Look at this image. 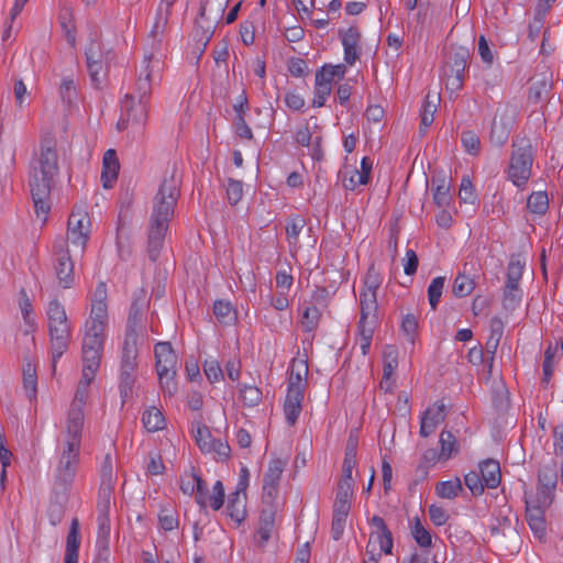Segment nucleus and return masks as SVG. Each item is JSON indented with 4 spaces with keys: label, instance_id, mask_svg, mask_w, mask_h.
<instances>
[{
    "label": "nucleus",
    "instance_id": "obj_3",
    "mask_svg": "<svg viewBox=\"0 0 563 563\" xmlns=\"http://www.w3.org/2000/svg\"><path fill=\"white\" fill-rule=\"evenodd\" d=\"M46 314L53 371H55L57 360L69 346L71 328L65 308L57 299H53L48 302Z\"/></svg>",
    "mask_w": 563,
    "mask_h": 563
},
{
    "label": "nucleus",
    "instance_id": "obj_36",
    "mask_svg": "<svg viewBox=\"0 0 563 563\" xmlns=\"http://www.w3.org/2000/svg\"><path fill=\"white\" fill-rule=\"evenodd\" d=\"M142 422L148 432H155L164 428L165 419L156 407H151L143 413Z\"/></svg>",
    "mask_w": 563,
    "mask_h": 563
},
{
    "label": "nucleus",
    "instance_id": "obj_48",
    "mask_svg": "<svg viewBox=\"0 0 563 563\" xmlns=\"http://www.w3.org/2000/svg\"><path fill=\"white\" fill-rule=\"evenodd\" d=\"M306 225V220L299 216L291 218L286 225V234L290 245L298 244V238L303 227Z\"/></svg>",
    "mask_w": 563,
    "mask_h": 563
},
{
    "label": "nucleus",
    "instance_id": "obj_34",
    "mask_svg": "<svg viewBox=\"0 0 563 563\" xmlns=\"http://www.w3.org/2000/svg\"><path fill=\"white\" fill-rule=\"evenodd\" d=\"M558 484V471L554 462L540 467L538 474V486L544 487L547 490H555Z\"/></svg>",
    "mask_w": 563,
    "mask_h": 563
},
{
    "label": "nucleus",
    "instance_id": "obj_16",
    "mask_svg": "<svg viewBox=\"0 0 563 563\" xmlns=\"http://www.w3.org/2000/svg\"><path fill=\"white\" fill-rule=\"evenodd\" d=\"M155 367L157 373H177V355L169 342H159L155 345Z\"/></svg>",
    "mask_w": 563,
    "mask_h": 563
},
{
    "label": "nucleus",
    "instance_id": "obj_9",
    "mask_svg": "<svg viewBox=\"0 0 563 563\" xmlns=\"http://www.w3.org/2000/svg\"><path fill=\"white\" fill-rule=\"evenodd\" d=\"M163 70V60L159 57L155 58H146L144 56L143 62L140 67L139 76L135 82V92L133 93L135 98L137 97L140 101H144V99L151 93L153 82L161 78V73Z\"/></svg>",
    "mask_w": 563,
    "mask_h": 563
},
{
    "label": "nucleus",
    "instance_id": "obj_59",
    "mask_svg": "<svg viewBox=\"0 0 563 563\" xmlns=\"http://www.w3.org/2000/svg\"><path fill=\"white\" fill-rule=\"evenodd\" d=\"M418 329V320L415 314L408 313L404 317L401 322V330L407 336V340L413 344L415 336Z\"/></svg>",
    "mask_w": 563,
    "mask_h": 563
},
{
    "label": "nucleus",
    "instance_id": "obj_40",
    "mask_svg": "<svg viewBox=\"0 0 563 563\" xmlns=\"http://www.w3.org/2000/svg\"><path fill=\"white\" fill-rule=\"evenodd\" d=\"M411 536L421 548H429L432 545V536L430 531L423 527L418 517L412 521Z\"/></svg>",
    "mask_w": 563,
    "mask_h": 563
},
{
    "label": "nucleus",
    "instance_id": "obj_1",
    "mask_svg": "<svg viewBox=\"0 0 563 563\" xmlns=\"http://www.w3.org/2000/svg\"><path fill=\"white\" fill-rule=\"evenodd\" d=\"M59 173L56 141L44 137L40 151L30 162L29 186L36 213L47 214L51 209L49 196Z\"/></svg>",
    "mask_w": 563,
    "mask_h": 563
},
{
    "label": "nucleus",
    "instance_id": "obj_64",
    "mask_svg": "<svg viewBox=\"0 0 563 563\" xmlns=\"http://www.w3.org/2000/svg\"><path fill=\"white\" fill-rule=\"evenodd\" d=\"M203 371L210 383H216L223 378V371L214 360L206 361Z\"/></svg>",
    "mask_w": 563,
    "mask_h": 563
},
{
    "label": "nucleus",
    "instance_id": "obj_5",
    "mask_svg": "<svg viewBox=\"0 0 563 563\" xmlns=\"http://www.w3.org/2000/svg\"><path fill=\"white\" fill-rule=\"evenodd\" d=\"M534 150L528 137L515 139L507 169L508 179L518 188H525L531 177Z\"/></svg>",
    "mask_w": 563,
    "mask_h": 563
},
{
    "label": "nucleus",
    "instance_id": "obj_58",
    "mask_svg": "<svg viewBox=\"0 0 563 563\" xmlns=\"http://www.w3.org/2000/svg\"><path fill=\"white\" fill-rule=\"evenodd\" d=\"M460 199L463 202L474 203L477 196L474 190V186L468 176H463L459 191Z\"/></svg>",
    "mask_w": 563,
    "mask_h": 563
},
{
    "label": "nucleus",
    "instance_id": "obj_45",
    "mask_svg": "<svg viewBox=\"0 0 563 563\" xmlns=\"http://www.w3.org/2000/svg\"><path fill=\"white\" fill-rule=\"evenodd\" d=\"M450 184L444 179L438 180L435 189L433 191V200L440 208L448 207L451 202Z\"/></svg>",
    "mask_w": 563,
    "mask_h": 563
},
{
    "label": "nucleus",
    "instance_id": "obj_57",
    "mask_svg": "<svg viewBox=\"0 0 563 563\" xmlns=\"http://www.w3.org/2000/svg\"><path fill=\"white\" fill-rule=\"evenodd\" d=\"M177 373H157L161 388L164 393V395L172 397L177 391V383L175 380Z\"/></svg>",
    "mask_w": 563,
    "mask_h": 563
},
{
    "label": "nucleus",
    "instance_id": "obj_23",
    "mask_svg": "<svg viewBox=\"0 0 563 563\" xmlns=\"http://www.w3.org/2000/svg\"><path fill=\"white\" fill-rule=\"evenodd\" d=\"M482 481L487 488H496L500 484L501 472L499 462L493 459L483 461L479 464V473Z\"/></svg>",
    "mask_w": 563,
    "mask_h": 563
},
{
    "label": "nucleus",
    "instance_id": "obj_60",
    "mask_svg": "<svg viewBox=\"0 0 563 563\" xmlns=\"http://www.w3.org/2000/svg\"><path fill=\"white\" fill-rule=\"evenodd\" d=\"M136 376L120 375V396L122 405H124L133 396V387L135 384Z\"/></svg>",
    "mask_w": 563,
    "mask_h": 563
},
{
    "label": "nucleus",
    "instance_id": "obj_47",
    "mask_svg": "<svg viewBox=\"0 0 563 563\" xmlns=\"http://www.w3.org/2000/svg\"><path fill=\"white\" fill-rule=\"evenodd\" d=\"M445 277L439 276L431 280L428 287V299L432 310H435L442 296Z\"/></svg>",
    "mask_w": 563,
    "mask_h": 563
},
{
    "label": "nucleus",
    "instance_id": "obj_18",
    "mask_svg": "<svg viewBox=\"0 0 563 563\" xmlns=\"http://www.w3.org/2000/svg\"><path fill=\"white\" fill-rule=\"evenodd\" d=\"M166 23L167 16H162L161 14H158L147 37V43L144 49V56L146 58H162L161 47Z\"/></svg>",
    "mask_w": 563,
    "mask_h": 563
},
{
    "label": "nucleus",
    "instance_id": "obj_46",
    "mask_svg": "<svg viewBox=\"0 0 563 563\" xmlns=\"http://www.w3.org/2000/svg\"><path fill=\"white\" fill-rule=\"evenodd\" d=\"M558 350H559L558 345H555V346L549 345L547 347V350L544 351V360H543V364H542V369H543L542 384L543 385L549 384V382L552 377L553 369H554V358L558 353Z\"/></svg>",
    "mask_w": 563,
    "mask_h": 563
},
{
    "label": "nucleus",
    "instance_id": "obj_19",
    "mask_svg": "<svg viewBox=\"0 0 563 563\" xmlns=\"http://www.w3.org/2000/svg\"><path fill=\"white\" fill-rule=\"evenodd\" d=\"M137 347L133 334L125 335L122 355L120 375L136 376L137 368Z\"/></svg>",
    "mask_w": 563,
    "mask_h": 563
},
{
    "label": "nucleus",
    "instance_id": "obj_26",
    "mask_svg": "<svg viewBox=\"0 0 563 563\" xmlns=\"http://www.w3.org/2000/svg\"><path fill=\"white\" fill-rule=\"evenodd\" d=\"M303 394H299V390L291 393L287 391L286 399L284 402V412L286 421L289 426H294L302 409Z\"/></svg>",
    "mask_w": 563,
    "mask_h": 563
},
{
    "label": "nucleus",
    "instance_id": "obj_52",
    "mask_svg": "<svg viewBox=\"0 0 563 563\" xmlns=\"http://www.w3.org/2000/svg\"><path fill=\"white\" fill-rule=\"evenodd\" d=\"M213 441L214 439L208 427L200 426L197 428L196 442L202 452L210 453L212 451Z\"/></svg>",
    "mask_w": 563,
    "mask_h": 563
},
{
    "label": "nucleus",
    "instance_id": "obj_14",
    "mask_svg": "<svg viewBox=\"0 0 563 563\" xmlns=\"http://www.w3.org/2000/svg\"><path fill=\"white\" fill-rule=\"evenodd\" d=\"M339 34L344 48V60L347 65L353 66L361 55V33L357 27L351 26L345 31L340 30Z\"/></svg>",
    "mask_w": 563,
    "mask_h": 563
},
{
    "label": "nucleus",
    "instance_id": "obj_30",
    "mask_svg": "<svg viewBox=\"0 0 563 563\" xmlns=\"http://www.w3.org/2000/svg\"><path fill=\"white\" fill-rule=\"evenodd\" d=\"M440 102V95L430 92L426 96L422 109H421V128L420 132L424 133L426 129L429 128L434 120V113L437 111L438 104Z\"/></svg>",
    "mask_w": 563,
    "mask_h": 563
},
{
    "label": "nucleus",
    "instance_id": "obj_55",
    "mask_svg": "<svg viewBox=\"0 0 563 563\" xmlns=\"http://www.w3.org/2000/svg\"><path fill=\"white\" fill-rule=\"evenodd\" d=\"M243 197V184L233 178L228 179L227 198L231 206H235Z\"/></svg>",
    "mask_w": 563,
    "mask_h": 563
},
{
    "label": "nucleus",
    "instance_id": "obj_43",
    "mask_svg": "<svg viewBox=\"0 0 563 563\" xmlns=\"http://www.w3.org/2000/svg\"><path fill=\"white\" fill-rule=\"evenodd\" d=\"M320 316L321 313L317 307L307 306L303 309L302 317L300 320L303 330L306 332H313L319 325Z\"/></svg>",
    "mask_w": 563,
    "mask_h": 563
},
{
    "label": "nucleus",
    "instance_id": "obj_35",
    "mask_svg": "<svg viewBox=\"0 0 563 563\" xmlns=\"http://www.w3.org/2000/svg\"><path fill=\"white\" fill-rule=\"evenodd\" d=\"M527 209L537 216H544L549 209L547 191L532 192L527 199Z\"/></svg>",
    "mask_w": 563,
    "mask_h": 563
},
{
    "label": "nucleus",
    "instance_id": "obj_56",
    "mask_svg": "<svg viewBox=\"0 0 563 563\" xmlns=\"http://www.w3.org/2000/svg\"><path fill=\"white\" fill-rule=\"evenodd\" d=\"M59 96L64 102L71 104L77 98V90L75 82L71 78L66 77L62 80L59 86Z\"/></svg>",
    "mask_w": 563,
    "mask_h": 563
},
{
    "label": "nucleus",
    "instance_id": "obj_27",
    "mask_svg": "<svg viewBox=\"0 0 563 563\" xmlns=\"http://www.w3.org/2000/svg\"><path fill=\"white\" fill-rule=\"evenodd\" d=\"M89 318L108 320L107 288L104 283H99L96 287Z\"/></svg>",
    "mask_w": 563,
    "mask_h": 563
},
{
    "label": "nucleus",
    "instance_id": "obj_29",
    "mask_svg": "<svg viewBox=\"0 0 563 563\" xmlns=\"http://www.w3.org/2000/svg\"><path fill=\"white\" fill-rule=\"evenodd\" d=\"M85 55L91 84L99 89L107 76V63L104 60L95 62L93 53H85Z\"/></svg>",
    "mask_w": 563,
    "mask_h": 563
},
{
    "label": "nucleus",
    "instance_id": "obj_8",
    "mask_svg": "<svg viewBox=\"0 0 563 563\" xmlns=\"http://www.w3.org/2000/svg\"><path fill=\"white\" fill-rule=\"evenodd\" d=\"M91 221L84 206H75L67 223V240L82 253L90 236Z\"/></svg>",
    "mask_w": 563,
    "mask_h": 563
},
{
    "label": "nucleus",
    "instance_id": "obj_24",
    "mask_svg": "<svg viewBox=\"0 0 563 563\" xmlns=\"http://www.w3.org/2000/svg\"><path fill=\"white\" fill-rule=\"evenodd\" d=\"M545 509L539 506L526 505V518L528 525L538 539H542L547 532V523L544 518Z\"/></svg>",
    "mask_w": 563,
    "mask_h": 563
},
{
    "label": "nucleus",
    "instance_id": "obj_33",
    "mask_svg": "<svg viewBox=\"0 0 563 563\" xmlns=\"http://www.w3.org/2000/svg\"><path fill=\"white\" fill-rule=\"evenodd\" d=\"M443 461L450 460L453 455H456L460 451V445L456 437L449 430H443L439 439Z\"/></svg>",
    "mask_w": 563,
    "mask_h": 563
},
{
    "label": "nucleus",
    "instance_id": "obj_10",
    "mask_svg": "<svg viewBox=\"0 0 563 563\" xmlns=\"http://www.w3.org/2000/svg\"><path fill=\"white\" fill-rule=\"evenodd\" d=\"M470 49L465 46H453L449 57V73L446 76V87L452 90H459L463 86L464 73L468 65Z\"/></svg>",
    "mask_w": 563,
    "mask_h": 563
},
{
    "label": "nucleus",
    "instance_id": "obj_37",
    "mask_svg": "<svg viewBox=\"0 0 563 563\" xmlns=\"http://www.w3.org/2000/svg\"><path fill=\"white\" fill-rule=\"evenodd\" d=\"M554 492L547 490L544 487L537 486V493L533 496L526 495V505L539 506V508L548 509L554 499Z\"/></svg>",
    "mask_w": 563,
    "mask_h": 563
},
{
    "label": "nucleus",
    "instance_id": "obj_20",
    "mask_svg": "<svg viewBox=\"0 0 563 563\" xmlns=\"http://www.w3.org/2000/svg\"><path fill=\"white\" fill-rule=\"evenodd\" d=\"M167 222L161 220L150 219L148 229V256L151 261L155 262L159 255L161 249L164 243L165 234L168 229Z\"/></svg>",
    "mask_w": 563,
    "mask_h": 563
},
{
    "label": "nucleus",
    "instance_id": "obj_11",
    "mask_svg": "<svg viewBox=\"0 0 563 563\" xmlns=\"http://www.w3.org/2000/svg\"><path fill=\"white\" fill-rule=\"evenodd\" d=\"M515 110L505 106L498 108L494 117L490 129V143L501 147L508 141V137L515 125Z\"/></svg>",
    "mask_w": 563,
    "mask_h": 563
},
{
    "label": "nucleus",
    "instance_id": "obj_28",
    "mask_svg": "<svg viewBox=\"0 0 563 563\" xmlns=\"http://www.w3.org/2000/svg\"><path fill=\"white\" fill-rule=\"evenodd\" d=\"M145 305L146 301L144 295L135 298L132 302L128 318V330L125 335L133 334L135 340L137 339V329L141 325Z\"/></svg>",
    "mask_w": 563,
    "mask_h": 563
},
{
    "label": "nucleus",
    "instance_id": "obj_51",
    "mask_svg": "<svg viewBox=\"0 0 563 563\" xmlns=\"http://www.w3.org/2000/svg\"><path fill=\"white\" fill-rule=\"evenodd\" d=\"M461 142L465 151L471 155H477L481 151V140L473 131H464L461 134Z\"/></svg>",
    "mask_w": 563,
    "mask_h": 563
},
{
    "label": "nucleus",
    "instance_id": "obj_4",
    "mask_svg": "<svg viewBox=\"0 0 563 563\" xmlns=\"http://www.w3.org/2000/svg\"><path fill=\"white\" fill-rule=\"evenodd\" d=\"M180 196V179L176 166L166 170L157 194L154 197L151 219L169 223Z\"/></svg>",
    "mask_w": 563,
    "mask_h": 563
},
{
    "label": "nucleus",
    "instance_id": "obj_54",
    "mask_svg": "<svg viewBox=\"0 0 563 563\" xmlns=\"http://www.w3.org/2000/svg\"><path fill=\"white\" fill-rule=\"evenodd\" d=\"M464 483L474 496H479L487 488L477 472H470L464 476Z\"/></svg>",
    "mask_w": 563,
    "mask_h": 563
},
{
    "label": "nucleus",
    "instance_id": "obj_41",
    "mask_svg": "<svg viewBox=\"0 0 563 563\" xmlns=\"http://www.w3.org/2000/svg\"><path fill=\"white\" fill-rule=\"evenodd\" d=\"M23 386L30 399L36 396L37 375L33 364L27 363L23 367Z\"/></svg>",
    "mask_w": 563,
    "mask_h": 563
},
{
    "label": "nucleus",
    "instance_id": "obj_6",
    "mask_svg": "<svg viewBox=\"0 0 563 563\" xmlns=\"http://www.w3.org/2000/svg\"><path fill=\"white\" fill-rule=\"evenodd\" d=\"M108 320L88 318L85 322L82 339V363L88 367V376L98 371L106 339Z\"/></svg>",
    "mask_w": 563,
    "mask_h": 563
},
{
    "label": "nucleus",
    "instance_id": "obj_49",
    "mask_svg": "<svg viewBox=\"0 0 563 563\" xmlns=\"http://www.w3.org/2000/svg\"><path fill=\"white\" fill-rule=\"evenodd\" d=\"M285 465L286 463L280 459L271 461L267 472L264 475L263 483L278 485Z\"/></svg>",
    "mask_w": 563,
    "mask_h": 563
},
{
    "label": "nucleus",
    "instance_id": "obj_32",
    "mask_svg": "<svg viewBox=\"0 0 563 563\" xmlns=\"http://www.w3.org/2000/svg\"><path fill=\"white\" fill-rule=\"evenodd\" d=\"M227 511L229 517L240 525L244 521L246 516L245 504L242 499L241 492L238 489L232 493L229 497V504L227 506Z\"/></svg>",
    "mask_w": 563,
    "mask_h": 563
},
{
    "label": "nucleus",
    "instance_id": "obj_25",
    "mask_svg": "<svg viewBox=\"0 0 563 563\" xmlns=\"http://www.w3.org/2000/svg\"><path fill=\"white\" fill-rule=\"evenodd\" d=\"M80 547L79 521L74 518L66 538L65 563H78V551Z\"/></svg>",
    "mask_w": 563,
    "mask_h": 563
},
{
    "label": "nucleus",
    "instance_id": "obj_38",
    "mask_svg": "<svg viewBox=\"0 0 563 563\" xmlns=\"http://www.w3.org/2000/svg\"><path fill=\"white\" fill-rule=\"evenodd\" d=\"M463 490L462 482L459 477L454 479L440 482L435 486V492L441 498L453 499Z\"/></svg>",
    "mask_w": 563,
    "mask_h": 563
},
{
    "label": "nucleus",
    "instance_id": "obj_42",
    "mask_svg": "<svg viewBox=\"0 0 563 563\" xmlns=\"http://www.w3.org/2000/svg\"><path fill=\"white\" fill-rule=\"evenodd\" d=\"M475 288V282L465 274H459L453 283L452 292L455 297L463 298Z\"/></svg>",
    "mask_w": 563,
    "mask_h": 563
},
{
    "label": "nucleus",
    "instance_id": "obj_39",
    "mask_svg": "<svg viewBox=\"0 0 563 563\" xmlns=\"http://www.w3.org/2000/svg\"><path fill=\"white\" fill-rule=\"evenodd\" d=\"M213 313L224 324L231 323L236 319V312L231 302L225 300H217L213 303Z\"/></svg>",
    "mask_w": 563,
    "mask_h": 563
},
{
    "label": "nucleus",
    "instance_id": "obj_63",
    "mask_svg": "<svg viewBox=\"0 0 563 563\" xmlns=\"http://www.w3.org/2000/svg\"><path fill=\"white\" fill-rule=\"evenodd\" d=\"M59 19H60V25L65 33V37H66L67 42L71 46H75V44H76L75 26L71 22L70 13L66 11L59 15Z\"/></svg>",
    "mask_w": 563,
    "mask_h": 563
},
{
    "label": "nucleus",
    "instance_id": "obj_12",
    "mask_svg": "<svg viewBox=\"0 0 563 563\" xmlns=\"http://www.w3.org/2000/svg\"><path fill=\"white\" fill-rule=\"evenodd\" d=\"M54 255L56 256L55 274L63 288L71 287L74 283V263L63 240L54 243Z\"/></svg>",
    "mask_w": 563,
    "mask_h": 563
},
{
    "label": "nucleus",
    "instance_id": "obj_22",
    "mask_svg": "<svg viewBox=\"0 0 563 563\" xmlns=\"http://www.w3.org/2000/svg\"><path fill=\"white\" fill-rule=\"evenodd\" d=\"M277 507H263L260 516V527L256 531V538L260 545H264L272 537L275 526Z\"/></svg>",
    "mask_w": 563,
    "mask_h": 563
},
{
    "label": "nucleus",
    "instance_id": "obj_15",
    "mask_svg": "<svg viewBox=\"0 0 563 563\" xmlns=\"http://www.w3.org/2000/svg\"><path fill=\"white\" fill-rule=\"evenodd\" d=\"M361 305V317L358 321V333L361 338H373L377 322V305H374V297L369 296L365 299V303Z\"/></svg>",
    "mask_w": 563,
    "mask_h": 563
},
{
    "label": "nucleus",
    "instance_id": "obj_21",
    "mask_svg": "<svg viewBox=\"0 0 563 563\" xmlns=\"http://www.w3.org/2000/svg\"><path fill=\"white\" fill-rule=\"evenodd\" d=\"M120 164L114 150H108L103 155L101 181L106 189L113 187L118 179Z\"/></svg>",
    "mask_w": 563,
    "mask_h": 563
},
{
    "label": "nucleus",
    "instance_id": "obj_53",
    "mask_svg": "<svg viewBox=\"0 0 563 563\" xmlns=\"http://www.w3.org/2000/svg\"><path fill=\"white\" fill-rule=\"evenodd\" d=\"M240 393L243 402L249 407L256 406L262 399V391L252 385H243Z\"/></svg>",
    "mask_w": 563,
    "mask_h": 563
},
{
    "label": "nucleus",
    "instance_id": "obj_44",
    "mask_svg": "<svg viewBox=\"0 0 563 563\" xmlns=\"http://www.w3.org/2000/svg\"><path fill=\"white\" fill-rule=\"evenodd\" d=\"M299 368L297 372L291 371L289 379H288V388L287 391L291 393L294 390H299V394L305 393V376L308 373V366L303 361H299Z\"/></svg>",
    "mask_w": 563,
    "mask_h": 563
},
{
    "label": "nucleus",
    "instance_id": "obj_7",
    "mask_svg": "<svg viewBox=\"0 0 563 563\" xmlns=\"http://www.w3.org/2000/svg\"><path fill=\"white\" fill-rule=\"evenodd\" d=\"M96 373L97 371H92L91 375L88 376V367H82V377L78 384L75 397L70 404L64 427L77 430L84 429V406L88 397L89 385L93 380Z\"/></svg>",
    "mask_w": 563,
    "mask_h": 563
},
{
    "label": "nucleus",
    "instance_id": "obj_31",
    "mask_svg": "<svg viewBox=\"0 0 563 563\" xmlns=\"http://www.w3.org/2000/svg\"><path fill=\"white\" fill-rule=\"evenodd\" d=\"M365 289L360 294V303H365V299L369 296L374 297V305H377L376 291L382 284V277L379 273L371 266L365 277Z\"/></svg>",
    "mask_w": 563,
    "mask_h": 563
},
{
    "label": "nucleus",
    "instance_id": "obj_61",
    "mask_svg": "<svg viewBox=\"0 0 563 563\" xmlns=\"http://www.w3.org/2000/svg\"><path fill=\"white\" fill-rule=\"evenodd\" d=\"M158 521L162 529L172 531L178 527V519L175 511L169 509H162L158 515Z\"/></svg>",
    "mask_w": 563,
    "mask_h": 563
},
{
    "label": "nucleus",
    "instance_id": "obj_62",
    "mask_svg": "<svg viewBox=\"0 0 563 563\" xmlns=\"http://www.w3.org/2000/svg\"><path fill=\"white\" fill-rule=\"evenodd\" d=\"M331 90H332V88L330 85H328V82L323 84V82L316 81L314 98L312 101V106L317 107V108L323 107L327 101V98L331 93Z\"/></svg>",
    "mask_w": 563,
    "mask_h": 563
},
{
    "label": "nucleus",
    "instance_id": "obj_50",
    "mask_svg": "<svg viewBox=\"0 0 563 563\" xmlns=\"http://www.w3.org/2000/svg\"><path fill=\"white\" fill-rule=\"evenodd\" d=\"M551 85L549 81L543 78L541 80H538L531 85L529 88V100L532 102H539L541 101L550 91Z\"/></svg>",
    "mask_w": 563,
    "mask_h": 563
},
{
    "label": "nucleus",
    "instance_id": "obj_17",
    "mask_svg": "<svg viewBox=\"0 0 563 563\" xmlns=\"http://www.w3.org/2000/svg\"><path fill=\"white\" fill-rule=\"evenodd\" d=\"M121 114L124 115L125 121L132 124H142L147 117V109L145 101H135V96L126 93L121 102Z\"/></svg>",
    "mask_w": 563,
    "mask_h": 563
},
{
    "label": "nucleus",
    "instance_id": "obj_13",
    "mask_svg": "<svg viewBox=\"0 0 563 563\" xmlns=\"http://www.w3.org/2000/svg\"><path fill=\"white\" fill-rule=\"evenodd\" d=\"M445 417L446 410L443 402H435L428 407L421 416L419 430L420 435L427 438L432 434L439 424L445 420Z\"/></svg>",
    "mask_w": 563,
    "mask_h": 563
},
{
    "label": "nucleus",
    "instance_id": "obj_2",
    "mask_svg": "<svg viewBox=\"0 0 563 563\" xmlns=\"http://www.w3.org/2000/svg\"><path fill=\"white\" fill-rule=\"evenodd\" d=\"M82 430L64 427L62 451L56 467L54 489L65 495L71 486L79 465Z\"/></svg>",
    "mask_w": 563,
    "mask_h": 563
}]
</instances>
